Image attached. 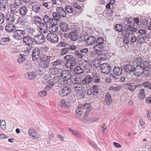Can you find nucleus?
I'll use <instances>...</instances> for the list:
<instances>
[{"label": "nucleus", "instance_id": "obj_1", "mask_svg": "<svg viewBox=\"0 0 151 151\" xmlns=\"http://www.w3.org/2000/svg\"><path fill=\"white\" fill-rule=\"evenodd\" d=\"M56 9V12H53L52 14V17L56 21H59L61 19L60 18L66 17V12L63 7H57Z\"/></svg>", "mask_w": 151, "mask_h": 151}, {"label": "nucleus", "instance_id": "obj_2", "mask_svg": "<svg viewBox=\"0 0 151 151\" xmlns=\"http://www.w3.org/2000/svg\"><path fill=\"white\" fill-rule=\"evenodd\" d=\"M80 32V28L76 26L73 28L69 33V38L72 41H76L78 39V33Z\"/></svg>", "mask_w": 151, "mask_h": 151}, {"label": "nucleus", "instance_id": "obj_3", "mask_svg": "<svg viewBox=\"0 0 151 151\" xmlns=\"http://www.w3.org/2000/svg\"><path fill=\"white\" fill-rule=\"evenodd\" d=\"M104 40L102 37H99L97 39H96L95 43L97 44L94 46V48L97 51H100L103 50L104 48L103 45L104 42Z\"/></svg>", "mask_w": 151, "mask_h": 151}, {"label": "nucleus", "instance_id": "obj_4", "mask_svg": "<svg viewBox=\"0 0 151 151\" xmlns=\"http://www.w3.org/2000/svg\"><path fill=\"white\" fill-rule=\"evenodd\" d=\"M35 44L40 45L45 43L46 40V37L42 34H40L34 36Z\"/></svg>", "mask_w": 151, "mask_h": 151}, {"label": "nucleus", "instance_id": "obj_5", "mask_svg": "<svg viewBox=\"0 0 151 151\" xmlns=\"http://www.w3.org/2000/svg\"><path fill=\"white\" fill-rule=\"evenodd\" d=\"M25 32L24 30L21 29H17L14 32L13 36L14 38L17 40H20L25 37Z\"/></svg>", "mask_w": 151, "mask_h": 151}, {"label": "nucleus", "instance_id": "obj_6", "mask_svg": "<svg viewBox=\"0 0 151 151\" xmlns=\"http://www.w3.org/2000/svg\"><path fill=\"white\" fill-rule=\"evenodd\" d=\"M47 40L52 43L57 42L59 41V37L55 33H48L46 37Z\"/></svg>", "mask_w": 151, "mask_h": 151}, {"label": "nucleus", "instance_id": "obj_7", "mask_svg": "<svg viewBox=\"0 0 151 151\" xmlns=\"http://www.w3.org/2000/svg\"><path fill=\"white\" fill-rule=\"evenodd\" d=\"M76 47L74 45H70L66 47L63 48L60 52V54L61 55H65L69 52L70 50H74L76 49Z\"/></svg>", "mask_w": 151, "mask_h": 151}, {"label": "nucleus", "instance_id": "obj_8", "mask_svg": "<svg viewBox=\"0 0 151 151\" xmlns=\"http://www.w3.org/2000/svg\"><path fill=\"white\" fill-rule=\"evenodd\" d=\"M23 43L27 45H35L34 38L29 35L25 36L23 39Z\"/></svg>", "mask_w": 151, "mask_h": 151}, {"label": "nucleus", "instance_id": "obj_9", "mask_svg": "<svg viewBox=\"0 0 151 151\" xmlns=\"http://www.w3.org/2000/svg\"><path fill=\"white\" fill-rule=\"evenodd\" d=\"M60 76L63 79L68 81L71 79V74L69 70H64L60 73Z\"/></svg>", "mask_w": 151, "mask_h": 151}, {"label": "nucleus", "instance_id": "obj_10", "mask_svg": "<svg viewBox=\"0 0 151 151\" xmlns=\"http://www.w3.org/2000/svg\"><path fill=\"white\" fill-rule=\"evenodd\" d=\"M76 60L75 58L70 60L66 61L65 65L67 68H70V70L72 71H73L74 67L76 66Z\"/></svg>", "mask_w": 151, "mask_h": 151}, {"label": "nucleus", "instance_id": "obj_11", "mask_svg": "<svg viewBox=\"0 0 151 151\" xmlns=\"http://www.w3.org/2000/svg\"><path fill=\"white\" fill-rule=\"evenodd\" d=\"M71 91V88L70 87H65L60 91L59 93L61 96L64 97L70 95Z\"/></svg>", "mask_w": 151, "mask_h": 151}, {"label": "nucleus", "instance_id": "obj_12", "mask_svg": "<svg viewBox=\"0 0 151 151\" xmlns=\"http://www.w3.org/2000/svg\"><path fill=\"white\" fill-rule=\"evenodd\" d=\"M100 68L102 72L106 74L109 73L111 70L110 65L107 63L101 64Z\"/></svg>", "mask_w": 151, "mask_h": 151}, {"label": "nucleus", "instance_id": "obj_13", "mask_svg": "<svg viewBox=\"0 0 151 151\" xmlns=\"http://www.w3.org/2000/svg\"><path fill=\"white\" fill-rule=\"evenodd\" d=\"M40 49L36 47L32 50V59L34 61H36L40 57Z\"/></svg>", "mask_w": 151, "mask_h": 151}, {"label": "nucleus", "instance_id": "obj_14", "mask_svg": "<svg viewBox=\"0 0 151 151\" xmlns=\"http://www.w3.org/2000/svg\"><path fill=\"white\" fill-rule=\"evenodd\" d=\"M144 72L143 68H142V65H137L134 68L133 73L136 76H139L142 75Z\"/></svg>", "mask_w": 151, "mask_h": 151}, {"label": "nucleus", "instance_id": "obj_15", "mask_svg": "<svg viewBox=\"0 0 151 151\" xmlns=\"http://www.w3.org/2000/svg\"><path fill=\"white\" fill-rule=\"evenodd\" d=\"M55 20L54 18H52L47 14L45 15L43 17L42 19V21L43 22L46 23L47 24L50 23L51 24H54Z\"/></svg>", "mask_w": 151, "mask_h": 151}, {"label": "nucleus", "instance_id": "obj_16", "mask_svg": "<svg viewBox=\"0 0 151 151\" xmlns=\"http://www.w3.org/2000/svg\"><path fill=\"white\" fill-rule=\"evenodd\" d=\"M124 72L126 73L129 74L132 73H133L134 67L133 65L130 64H127L124 67Z\"/></svg>", "mask_w": 151, "mask_h": 151}, {"label": "nucleus", "instance_id": "obj_17", "mask_svg": "<svg viewBox=\"0 0 151 151\" xmlns=\"http://www.w3.org/2000/svg\"><path fill=\"white\" fill-rule=\"evenodd\" d=\"M39 28L40 32H43L45 34L47 31V24L45 22H40V23Z\"/></svg>", "mask_w": 151, "mask_h": 151}, {"label": "nucleus", "instance_id": "obj_18", "mask_svg": "<svg viewBox=\"0 0 151 151\" xmlns=\"http://www.w3.org/2000/svg\"><path fill=\"white\" fill-rule=\"evenodd\" d=\"M8 4L7 0H0V8L1 11H5Z\"/></svg>", "mask_w": 151, "mask_h": 151}, {"label": "nucleus", "instance_id": "obj_19", "mask_svg": "<svg viewBox=\"0 0 151 151\" xmlns=\"http://www.w3.org/2000/svg\"><path fill=\"white\" fill-rule=\"evenodd\" d=\"M15 15L12 13L10 14L7 17L5 18V22L6 23L8 24L14 23L15 19Z\"/></svg>", "mask_w": 151, "mask_h": 151}, {"label": "nucleus", "instance_id": "obj_20", "mask_svg": "<svg viewBox=\"0 0 151 151\" xmlns=\"http://www.w3.org/2000/svg\"><path fill=\"white\" fill-rule=\"evenodd\" d=\"M86 44L88 45H92L95 43L96 38L93 36H90L85 40Z\"/></svg>", "mask_w": 151, "mask_h": 151}, {"label": "nucleus", "instance_id": "obj_21", "mask_svg": "<svg viewBox=\"0 0 151 151\" xmlns=\"http://www.w3.org/2000/svg\"><path fill=\"white\" fill-rule=\"evenodd\" d=\"M125 86L128 88V89L131 92H134L135 89L140 87L141 85H133L132 83H125Z\"/></svg>", "mask_w": 151, "mask_h": 151}, {"label": "nucleus", "instance_id": "obj_22", "mask_svg": "<svg viewBox=\"0 0 151 151\" xmlns=\"http://www.w3.org/2000/svg\"><path fill=\"white\" fill-rule=\"evenodd\" d=\"M9 9L12 14H15L18 12L19 7L15 5V4L13 3L9 4Z\"/></svg>", "mask_w": 151, "mask_h": 151}, {"label": "nucleus", "instance_id": "obj_23", "mask_svg": "<svg viewBox=\"0 0 151 151\" xmlns=\"http://www.w3.org/2000/svg\"><path fill=\"white\" fill-rule=\"evenodd\" d=\"M133 25L129 24L128 25L127 24H125L124 26V27L125 30H126L128 31V32H135L137 31V29L135 28L133 26Z\"/></svg>", "mask_w": 151, "mask_h": 151}, {"label": "nucleus", "instance_id": "obj_24", "mask_svg": "<svg viewBox=\"0 0 151 151\" xmlns=\"http://www.w3.org/2000/svg\"><path fill=\"white\" fill-rule=\"evenodd\" d=\"M16 28V26L12 24H9L5 26L6 30L9 32H14Z\"/></svg>", "mask_w": 151, "mask_h": 151}, {"label": "nucleus", "instance_id": "obj_25", "mask_svg": "<svg viewBox=\"0 0 151 151\" xmlns=\"http://www.w3.org/2000/svg\"><path fill=\"white\" fill-rule=\"evenodd\" d=\"M73 86L74 89L76 91H82L84 88L83 85L81 83H74Z\"/></svg>", "mask_w": 151, "mask_h": 151}, {"label": "nucleus", "instance_id": "obj_26", "mask_svg": "<svg viewBox=\"0 0 151 151\" xmlns=\"http://www.w3.org/2000/svg\"><path fill=\"white\" fill-rule=\"evenodd\" d=\"M60 27L61 30L63 32H67L69 30L68 25L65 22H61Z\"/></svg>", "mask_w": 151, "mask_h": 151}, {"label": "nucleus", "instance_id": "obj_27", "mask_svg": "<svg viewBox=\"0 0 151 151\" xmlns=\"http://www.w3.org/2000/svg\"><path fill=\"white\" fill-rule=\"evenodd\" d=\"M102 50L100 51V55L101 56L100 59L102 60L106 59L109 56V53L107 50Z\"/></svg>", "mask_w": 151, "mask_h": 151}, {"label": "nucleus", "instance_id": "obj_28", "mask_svg": "<svg viewBox=\"0 0 151 151\" xmlns=\"http://www.w3.org/2000/svg\"><path fill=\"white\" fill-rule=\"evenodd\" d=\"M92 81V76L88 75H87L83 79L82 82L83 84L86 85L91 83Z\"/></svg>", "mask_w": 151, "mask_h": 151}, {"label": "nucleus", "instance_id": "obj_29", "mask_svg": "<svg viewBox=\"0 0 151 151\" xmlns=\"http://www.w3.org/2000/svg\"><path fill=\"white\" fill-rule=\"evenodd\" d=\"M9 37H6L0 38V45H6L10 42Z\"/></svg>", "mask_w": 151, "mask_h": 151}, {"label": "nucleus", "instance_id": "obj_30", "mask_svg": "<svg viewBox=\"0 0 151 151\" xmlns=\"http://www.w3.org/2000/svg\"><path fill=\"white\" fill-rule=\"evenodd\" d=\"M36 76V74L34 72H29L26 73L25 74V77L30 80L35 79Z\"/></svg>", "mask_w": 151, "mask_h": 151}, {"label": "nucleus", "instance_id": "obj_31", "mask_svg": "<svg viewBox=\"0 0 151 151\" xmlns=\"http://www.w3.org/2000/svg\"><path fill=\"white\" fill-rule=\"evenodd\" d=\"M105 101L106 102L107 105L108 106L110 105L112 102L111 96L108 92L105 95Z\"/></svg>", "mask_w": 151, "mask_h": 151}, {"label": "nucleus", "instance_id": "obj_32", "mask_svg": "<svg viewBox=\"0 0 151 151\" xmlns=\"http://www.w3.org/2000/svg\"><path fill=\"white\" fill-rule=\"evenodd\" d=\"M122 70L121 67H115L113 69V73L116 76H119L122 74Z\"/></svg>", "mask_w": 151, "mask_h": 151}, {"label": "nucleus", "instance_id": "obj_33", "mask_svg": "<svg viewBox=\"0 0 151 151\" xmlns=\"http://www.w3.org/2000/svg\"><path fill=\"white\" fill-rule=\"evenodd\" d=\"M65 12L68 13H72L73 14H76V11L74 9L70 6H66L65 8Z\"/></svg>", "mask_w": 151, "mask_h": 151}, {"label": "nucleus", "instance_id": "obj_34", "mask_svg": "<svg viewBox=\"0 0 151 151\" xmlns=\"http://www.w3.org/2000/svg\"><path fill=\"white\" fill-rule=\"evenodd\" d=\"M142 65V68H143L144 71H148L151 68L150 64L146 61L144 62Z\"/></svg>", "mask_w": 151, "mask_h": 151}, {"label": "nucleus", "instance_id": "obj_35", "mask_svg": "<svg viewBox=\"0 0 151 151\" xmlns=\"http://www.w3.org/2000/svg\"><path fill=\"white\" fill-rule=\"evenodd\" d=\"M49 61H42L40 63L39 66L42 68H46L49 66Z\"/></svg>", "mask_w": 151, "mask_h": 151}, {"label": "nucleus", "instance_id": "obj_36", "mask_svg": "<svg viewBox=\"0 0 151 151\" xmlns=\"http://www.w3.org/2000/svg\"><path fill=\"white\" fill-rule=\"evenodd\" d=\"M138 97L141 100H143L145 97V90L143 89H141L139 91Z\"/></svg>", "mask_w": 151, "mask_h": 151}, {"label": "nucleus", "instance_id": "obj_37", "mask_svg": "<svg viewBox=\"0 0 151 151\" xmlns=\"http://www.w3.org/2000/svg\"><path fill=\"white\" fill-rule=\"evenodd\" d=\"M73 71L76 73L78 74H81L83 72V68L80 66H77L74 68H73Z\"/></svg>", "mask_w": 151, "mask_h": 151}, {"label": "nucleus", "instance_id": "obj_38", "mask_svg": "<svg viewBox=\"0 0 151 151\" xmlns=\"http://www.w3.org/2000/svg\"><path fill=\"white\" fill-rule=\"evenodd\" d=\"M32 10L36 13L40 12L41 11L40 6L38 4H35L32 6Z\"/></svg>", "mask_w": 151, "mask_h": 151}, {"label": "nucleus", "instance_id": "obj_39", "mask_svg": "<svg viewBox=\"0 0 151 151\" xmlns=\"http://www.w3.org/2000/svg\"><path fill=\"white\" fill-rule=\"evenodd\" d=\"M140 85V86H143L145 88L151 90V83L148 81H146Z\"/></svg>", "mask_w": 151, "mask_h": 151}, {"label": "nucleus", "instance_id": "obj_40", "mask_svg": "<svg viewBox=\"0 0 151 151\" xmlns=\"http://www.w3.org/2000/svg\"><path fill=\"white\" fill-rule=\"evenodd\" d=\"M26 56L23 54H20L19 55L17 61L19 63H22L26 60Z\"/></svg>", "mask_w": 151, "mask_h": 151}, {"label": "nucleus", "instance_id": "obj_41", "mask_svg": "<svg viewBox=\"0 0 151 151\" xmlns=\"http://www.w3.org/2000/svg\"><path fill=\"white\" fill-rule=\"evenodd\" d=\"M19 12L20 14L23 16H24L27 13V8L23 6L19 9Z\"/></svg>", "mask_w": 151, "mask_h": 151}, {"label": "nucleus", "instance_id": "obj_42", "mask_svg": "<svg viewBox=\"0 0 151 151\" xmlns=\"http://www.w3.org/2000/svg\"><path fill=\"white\" fill-rule=\"evenodd\" d=\"M32 20L35 24H39L42 22V19L38 16H35L32 18Z\"/></svg>", "mask_w": 151, "mask_h": 151}, {"label": "nucleus", "instance_id": "obj_43", "mask_svg": "<svg viewBox=\"0 0 151 151\" xmlns=\"http://www.w3.org/2000/svg\"><path fill=\"white\" fill-rule=\"evenodd\" d=\"M32 65L30 61H27L24 64V67L25 69L27 70H30L32 68Z\"/></svg>", "mask_w": 151, "mask_h": 151}, {"label": "nucleus", "instance_id": "obj_44", "mask_svg": "<svg viewBox=\"0 0 151 151\" xmlns=\"http://www.w3.org/2000/svg\"><path fill=\"white\" fill-rule=\"evenodd\" d=\"M61 106H62L68 108L70 107L71 104H70L67 101H66L64 100H62L61 101Z\"/></svg>", "mask_w": 151, "mask_h": 151}, {"label": "nucleus", "instance_id": "obj_45", "mask_svg": "<svg viewBox=\"0 0 151 151\" xmlns=\"http://www.w3.org/2000/svg\"><path fill=\"white\" fill-rule=\"evenodd\" d=\"M51 57L50 56L42 54L41 56V59L42 61H46L50 62Z\"/></svg>", "mask_w": 151, "mask_h": 151}, {"label": "nucleus", "instance_id": "obj_46", "mask_svg": "<svg viewBox=\"0 0 151 151\" xmlns=\"http://www.w3.org/2000/svg\"><path fill=\"white\" fill-rule=\"evenodd\" d=\"M79 107L83 109H86V110H87L88 109L90 110V105L88 103L80 105Z\"/></svg>", "mask_w": 151, "mask_h": 151}, {"label": "nucleus", "instance_id": "obj_47", "mask_svg": "<svg viewBox=\"0 0 151 151\" xmlns=\"http://www.w3.org/2000/svg\"><path fill=\"white\" fill-rule=\"evenodd\" d=\"M92 64L96 68H98L100 66L101 67V65L99 60L97 59H95L93 61Z\"/></svg>", "mask_w": 151, "mask_h": 151}, {"label": "nucleus", "instance_id": "obj_48", "mask_svg": "<svg viewBox=\"0 0 151 151\" xmlns=\"http://www.w3.org/2000/svg\"><path fill=\"white\" fill-rule=\"evenodd\" d=\"M114 29L116 31L121 32L123 30V27L121 24H116L114 27Z\"/></svg>", "mask_w": 151, "mask_h": 151}, {"label": "nucleus", "instance_id": "obj_49", "mask_svg": "<svg viewBox=\"0 0 151 151\" xmlns=\"http://www.w3.org/2000/svg\"><path fill=\"white\" fill-rule=\"evenodd\" d=\"M124 19L127 24L135 25L134 22L132 21V19L131 17H125Z\"/></svg>", "mask_w": 151, "mask_h": 151}, {"label": "nucleus", "instance_id": "obj_50", "mask_svg": "<svg viewBox=\"0 0 151 151\" xmlns=\"http://www.w3.org/2000/svg\"><path fill=\"white\" fill-rule=\"evenodd\" d=\"M54 85V83L52 81H50L47 83V85L45 86V88L47 90H49Z\"/></svg>", "mask_w": 151, "mask_h": 151}, {"label": "nucleus", "instance_id": "obj_51", "mask_svg": "<svg viewBox=\"0 0 151 151\" xmlns=\"http://www.w3.org/2000/svg\"><path fill=\"white\" fill-rule=\"evenodd\" d=\"M17 22L18 23H20L22 25H23L26 22V20L22 16L18 18Z\"/></svg>", "mask_w": 151, "mask_h": 151}, {"label": "nucleus", "instance_id": "obj_52", "mask_svg": "<svg viewBox=\"0 0 151 151\" xmlns=\"http://www.w3.org/2000/svg\"><path fill=\"white\" fill-rule=\"evenodd\" d=\"M92 81L95 83H99L100 82V80L98 76L96 74H93Z\"/></svg>", "mask_w": 151, "mask_h": 151}, {"label": "nucleus", "instance_id": "obj_53", "mask_svg": "<svg viewBox=\"0 0 151 151\" xmlns=\"http://www.w3.org/2000/svg\"><path fill=\"white\" fill-rule=\"evenodd\" d=\"M135 62L137 65H141L142 64V59L141 57H138L135 60Z\"/></svg>", "mask_w": 151, "mask_h": 151}, {"label": "nucleus", "instance_id": "obj_54", "mask_svg": "<svg viewBox=\"0 0 151 151\" xmlns=\"http://www.w3.org/2000/svg\"><path fill=\"white\" fill-rule=\"evenodd\" d=\"M75 55L78 58L83 59L84 57V55L79 50L75 51Z\"/></svg>", "mask_w": 151, "mask_h": 151}, {"label": "nucleus", "instance_id": "obj_55", "mask_svg": "<svg viewBox=\"0 0 151 151\" xmlns=\"http://www.w3.org/2000/svg\"><path fill=\"white\" fill-rule=\"evenodd\" d=\"M60 70L57 68H54L50 70V73L53 75H55L58 74Z\"/></svg>", "mask_w": 151, "mask_h": 151}, {"label": "nucleus", "instance_id": "obj_56", "mask_svg": "<svg viewBox=\"0 0 151 151\" xmlns=\"http://www.w3.org/2000/svg\"><path fill=\"white\" fill-rule=\"evenodd\" d=\"M67 83V81H65L61 78L60 79V81L58 83V86L59 87H62L63 85L66 84Z\"/></svg>", "mask_w": 151, "mask_h": 151}, {"label": "nucleus", "instance_id": "obj_57", "mask_svg": "<svg viewBox=\"0 0 151 151\" xmlns=\"http://www.w3.org/2000/svg\"><path fill=\"white\" fill-rule=\"evenodd\" d=\"M134 21L135 22L136 25L135 26L137 28H139L140 27V25L139 24L140 23V21L139 19L138 18H133Z\"/></svg>", "mask_w": 151, "mask_h": 151}, {"label": "nucleus", "instance_id": "obj_58", "mask_svg": "<svg viewBox=\"0 0 151 151\" xmlns=\"http://www.w3.org/2000/svg\"><path fill=\"white\" fill-rule=\"evenodd\" d=\"M0 126L3 130H5L6 129V124L5 120H3L0 122Z\"/></svg>", "mask_w": 151, "mask_h": 151}, {"label": "nucleus", "instance_id": "obj_59", "mask_svg": "<svg viewBox=\"0 0 151 151\" xmlns=\"http://www.w3.org/2000/svg\"><path fill=\"white\" fill-rule=\"evenodd\" d=\"M75 58L71 55H67L64 57V59L66 61H69L74 59Z\"/></svg>", "mask_w": 151, "mask_h": 151}, {"label": "nucleus", "instance_id": "obj_60", "mask_svg": "<svg viewBox=\"0 0 151 151\" xmlns=\"http://www.w3.org/2000/svg\"><path fill=\"white\" fill-rule=\"evenodd\" d=\"M51 25H52L51 27V31L53 32H55L58 30V28L54 22V24H52Z\"/></svg>", "mask_w": 151, "mask_h": 151}, {"label": "nucleus", "instance_id": "obj_61", "mask_svg": "<svg viewBox=\"0 0 151 151\" xmlns=\"http://www.w3.org/2000/svg\"><path fill=\"white\" fill-rule=\"evenodd\" d=\"M82 108H80L79 105L76 108V112L78 116H80L82 113V111L81 110Z\"/></svg>", "mask_w": 151, "mask_h": 151}, {"label": "nucleus", "instance_id": "obj_62", "mask_svg": "<svg viewBox=\"0 0 151 151\" xmlns=\"http://www.w3.org/2000/svg\"><path fill=\"white\" fill-rule=\"evenodd\" d=\"M141 38L142 40V42H143L145 40L149 39L150 37L149 34H147L144 35H140Z\"/></svg>", "mask_w": 151, "mask_h": 151}, {"label": "nucleus", "instance_id": "obj_63", "mask_svg": "<svg viewBox=\"0 0 151 151\" xmlns=\"http://www.w3.org/2000/svg\"><path fill=\"white\" fill-rule=\"evenodd\" d=\"M5 20L4 14L0 12V24H3Z\"/></svg>", "mask_w": 151, "mask_h": 151}, {"label": "nucleus", "instance_id": "obj_64", "mask_svg": "<svg viewBox=\"0 0 151 151\" xmlns=\"http://www.w3.org/2000/svg\"><path fill=\"white\" fill-rule=\"evenodd\" d=\"M93 91V90L91 89H88L87 91L86 94H88V95H93L95 96L96 95V93L94 92Z\"/></svg>", "mask_w": 151, "mask_h": 151}]
</instances>
